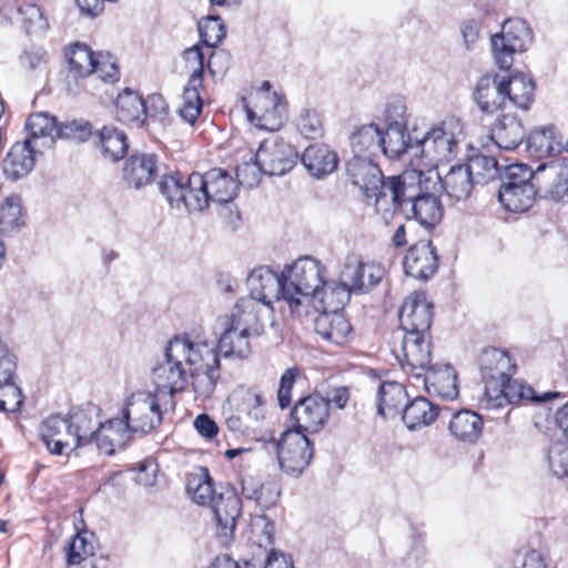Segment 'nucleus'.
<instances>
[{
	"instance_id": "obj_39",
	"label": "nucleus",
	"mask_w": 568,
	"mask_h": 568,
	"mask_svg": "<svg viewBox=\"0 0 568 568\" xmlns=\"http://www.w3.org/2000/svg\"><path fill=\"white\" fill-rule=\"evenodd\" d=\"M381 142H383V130L375 123H369L358 128L351 135V146L353 156H366L372 159L381 151Z\"/></svg>"
},
{
	"instance_id": "obj_23",
	"label": "nucleus",
	"mask_w": 568,
	"mask_h": 568,
	"mask_svg": "<svg viewBox=\"0 0 568 568\" xmlns=\"http://www.w3.org/2000/svg\"><path fill=\"white\" fill-rule=\"evenodd\" d=\"M40 437L50 454L61 456L73 444V434L68 419L52 415L42 422Z\"/></svg>"
},
{
	"instance_id": "obj_51",
	"label": "nucleus",
	"mask_w": 568,
	"mask_h": 568,
	"mask_svg": "<svg viewBox=\"0 0 568 568\" xmlns=\"http://www.w3.org/2000/svg\"><path fill=\"white\" fill-rule=\"evenodd\" d=\"M540 165L532 171L526 164H511L506 166L504 174L501 175L500 186H521L524 184L541 185Z\"/></svg>"
},
{
	"instance_id": "obj_35",
	"label": "nucleus",
	"mask_w": 568,
	"mask_h": 568,
	"mask_svg": "<svg viewBox=\"0 0 568 568\" xmlns=\"http://www.w3.org/2000/svg\"><path fill=\"white\" fill-rule=\"evenodd\" d=\"M541 184H546L547 195L555 201L568 202V163L541 164Z\"/></svg>"
},
{
	"instance_id": "obj_54",
	"label": "nucleus",
	"mask_w": 568,
	"mask_h": 568,
	"mask_svg": "<svg viewBox=\"0 0 568 568\" xmlns=\"http://www.w3.org/2000/svg\"><path fill=\"white\" fill-rule=\"evenodd\" d=\"M296 130L306 139H317L324 134L322 114L311 108H304L295 120Z\"/></svg>"
},
{
	"instance_id": "obj_24",
	"label": "nucleus",
	"mask_w": 568,
	"mask_h": 568,
	"mask_svg": "<svg viewBox=\"0 0 568 568\" xmlns=\"http://www.w3.org/2000/svg\"><path fill=\"white\" fill-rule=\"evenodd\" d=\"M170 355L179 358L183 364L203 368L209 364V358L220 357L217 349L207 343L194 344L187 338L174 337L169 343Z\"/></svg>"
},
{
	"instance_id": "obj_60",
	"label": "nucleus",
	"mask_w": 568,
	"mask_h": 568,
	"mask_svg": "<svg viewBox=\"0 0 568 568\" xmlns=\"http://www.w3.org/2000/svg\"><path fill=\"white\" fill-rule=\"evenodd\" d=\"M182 57L189 68L192 69L187 83L192 87L203 84L205 69L204 53L199 44L185 49Z\"/></svg>"
},
{
	"instance_id": "obj_56",
	"label": "nucleus",
	"mask_w": 568,
	"mask_h": 568,
	"mask_svg": "<svg viewBox=\"0 0 568 568\" xmlns=\"http://www.w3.org/2000/svg\"><path fill=\"white\" fill-rule=\"evenodd\" d=\"M490 45L495 63L501 70H509L514 63L515 53L524 52L516 44L506 41L499 33H495L490 38Z\"/></svg>"
},
{
	"instance_id": "obj_13",
	"label": "nucleus",
	"mask_w": 568,
	"mask_h": 568,
	"mask_svg": "<svg viewBox=\"0 0 568 568\" xmlns=\"http://www.w3.org/2000/svg\"><path fill=\"white\" fill-rule=\"evenodd\" d=\"M256 160L264 169V174L283 175L296 164L297 152L283 140H265L256 151Z\"/></svg>"
},
{
	"instance_id": "obj_40",
	"label": "nucleus",
	"mask_w": 568,
	"mask_h": 568,
	"mask_svg": "<svg viewBox=\"0 0 568 568\" xmlns=\"http://www.w3.org/2000/svg\"><path fill=\"white\" fill-rule=\"evenodd\" d=\"M240 484L243 497L255 501L261 507L268 508L275 505L280 497V490L275 484L265 486L256 476L243 475Z\"/></svg>"
},
{
	"instance_id": "obj_5",
	"label": "nucleus",
	"mask_w": 568,
	"mask_h": 568,
	"mask_svg": "<svg viewBox=\"0 0 568 568\" xmlns=\"http://www.w3.org/2000/svg\"><path fill=\"white\" fill-rule=\"evenodd\" d=\"M463 125L455 116H448L438 125L429 129L419 140L416 139V153L422 154L428 162H448L457 154Z\"/></svg>"
},
{
	"instance_id": "obj_31",
	"label": "nucleus",
	"mask_w": 568,
	"mask_h": 568,
	"mask_svg": "<svg viewBox=\"0 0 568 568\" xmlns=\"http://www.w3.org/2000/svg\"><path fill=\"white\" fill-rule=\"evenodd\" d=\"M407 402V392L403 384L384 382L378 386L376 395L377 414L383 418H392L402 414Z\"/></svg>"
},
{
	"instance_id": "obj_49",
	"label": "nucleus",
	"mask_w": 568,
	"mask_h": 568,
	"mask_svg": "<svg viewBox=\"0 0 568 568\" xmlns=\"http://www.w3.org/2000/svg\"><path fill=\"white\" fill-rule=\"evenodd\" d=\"M351 286L345 285V281L341 278V282H326L322 284L320 296L315 300L318 301L324 310L339 311L351 297Z\"/></svg>"
},
{
	"instance_id": "obj_58",
	"label": "nucleus",
	"mask_w": 568,
	"mask_h": 568,
	"mask_svg": "<svg viewBox=\"0 0 568 568\" xmlns=\"http://www.w3.org/2000/svg\"><path fill=\"white\" fill-rule=\"evenodd\" d=\"M201 88L202 85L192 87L190 83H187L182 94L183 103L180 109V115L185 122L190 124L195 123L203 106V101L200 95Z\"/></svg>"
},
{
	"instance_id": "obj_21",
	"label": "nucleus",
	"mask_w": 568,
	"mask_h": 568,
	"mask_svg": "<svg viewBox=\"0 0 568 568\" xmlns=\"http://www.w3.org/2000/svg\"><path fill=\"white\" fill-rule=\"evenodd\" d=\"M314 329L324 341L343 345L349 341L352 325L338 311L324 310L314 321Z\"/></svg>"
},
{
	"instance_id": "obj_15",
	"label": "nucleus",
	"mask_w": 568,
	"mask_h": 568,
	"mask_svg": "<svg viewBox=\"0 0 568 568\" xmlns=\"http://www.w3.org/2000/svg\"><path fill=\"white\" fill-rule=\"evenodd\" d=\"M210 508L214 514L219 534L225 538L232 537L242 513L241 499L235 487H222Z\"/></svg>"
},
{
	"instance_id": "obj_52",
	"label": "nucleus",
	"mask_w": 568,
	"mask_h": 568,
	"mask_svg": "<svg viewBox=\"0 0 568 568\" xmlns=\"http://www.w3.org/2000/svg\"><path fill=\"white\" fill-rule=\"evenodd\" d=\"M506 41L514 43L518 49L527 50L532 41V32L525 20L515 18L507 19L501 24V30L498 32Z\"/></svg>"
},
{
	"instance_id": "obj_63",
	"label": "nucleus",
	"mask_w": 568,
	"mask_h": 568,
	"mask_svg": "<svg viewBox=\"0 0 568 568\" xmlns=\"http://www.w3.org/2000/svg\"><path fill=\"white\" fill-rule=\"evenodd\" d=\"M23 402L21 389L14 382L0 384V410L17 412Z\"/></svg>"
},
{
	"instance_id": "obj_34",
	"label": "nucleus",
	"mask_w": 568,
	"mask_h": 568,
	"mask_svg": "<svg viewBox=\"0 0 568 568\" xmlns=\"http://www.w3.org/2000/svg\"><path fill=\"white\" fill-rule=\"evenodd\" d=\"M505 100L521 110H528L534 101L535 82L524 73H514L501 79Z\"/></svg>"
},
{
	"instance_id": "obj_33",
	"label": "nucleus",
	"mask_w": 568,
	"mask_h": 568,
	"mask_svg": "<svg viewBox=\"0 0 568 568\" xmlns=\"http://www.w3.org/2000/svg\"><path fill=\"white\" fill-rule=\"evenodd\" d=\"M440 408L424 396H417L405 404L402 418L410 430L433 424L439 416Z\"/></svg>"
},
{
	"instance_id": "obj_28",
	"label": "nucleus",
	"mask_w": 568,
	"mask_h": 568,
	"mask_svg": "<svg viewBox=\"0 0 568 568\" xmlns=\"http://www.w3.org/2000/svg\"><path fill=\"white\" fill-rule=\"evenodd\" d=\"M98 417L99 409L94 405H88L85 408L77 409L70 414L68 420L73 434L71 450L91 444L92 435L99 428V424H102Z\"/></svg>"
},
{
	"instance_id": "obj_16",
	"label": "nucleus",
	"mask_w": 568,
	"mask_h": 568,
	"mask_svg": "<svg viewBox=\"0 0 568 568\" xmlns=\"http://www.w3.org/2000/svg\"><path fill=\"white\" fill-rule=\"evenodd\" d=\"M438 261L433 243L419 241L408 248L403 265L407 275L426 281L437 272Z\"/></svg>"
},
{
	"instance_id": "obj_4",
	"label": "nucleus",
	"mask_w": 568,
	"mask_h": 568,
	"mask_svg": "<svg viewBox=\"0 0 568 568\" xmlns=\"http://www.w3.org/2000/svg\"><path fill=\"white\" fill-rule=\"evenodd\" d=\"M265 448L276 454L281 469L293 477L308 467L314 455L313 443L307 435L293 428L282 433L278 440L272 438L266 442Z\"/></svg>"
},
{
	"instance_id": "obj_45",
	"label": "nucleus",
	"mask_w": 568,
	"mask_h": 568,
	"mask_svg": "<svg viewBox=\"0 0 568 568\" xmlns=\"http://www.w3.org/2000/svg\"><path fill=\"white\" fill-rule=\"evenodd\" d=\"M26 223V214L21 197L18 194L8 195L0 204V231L10 234L20 231Z\"/></svg>"
},
{
	"instance_id": "obj_57",
	"label": "nucleus",
	"mask_w": 568,
	"mask_h": 568,
	"mask_svg": "<svg viewBox=\"0 0 568 568\" xmlns=\"http://www.w3.org/2000/svg\"><path fill=\"white\" fill-rule=\"evenodd\" d=\"M199 32L201 41L207 47L215 49L226 36V29L219 16H211L200 21Z\"/></svg>"
},
{
	"instance_id": "obj_36",
	"label": "nucleus",
	"mask_w": 568,
	"mask_h": 568,
	"mask_svg": "<svg viewBox=\"0 0 568 568\" xmlns=\"http://www.w3.org/2000/svg\"><path fill=\"white\" fill-rule=\"evenodd\" d=\"M251 337L254 336L245 328L229 325L219 338L217 352L225 358L245 359L251 354Z\"/></svg>"
},
{
	"instance_id": "obj_32",
	"label": "nucleus",
	"mask_w": 568,
	"mask_h": 568,
	"mask_svg": "<svg viewBox=\"0 0 568 568\" xmlns=\"http://www.w3.org/2000/svg\"><path fill=\"white\" fill-rule=\"evenodd\" d=\"M483 428L481 416L470 409H460L454 413L448 425L452 436L468 444H475L479 439Z\"/></svg>"
},
{
	"instance_id": "obj_7",
	"label": "nucleus",
	"mask_w": 568,
	"mask_h": 568,
	"mask_svg": "<svg viewBox=\"0 0 568 568\" xmlns=\"http://www.w3.org/2000/svg\"><path fill=\"white\" fill-rule=\"evenodd\" d=\"M489 389L490 394L480 399L487 409H496L509 404H540L559 396L557 392L538 394L526 381L511 379V377L503 384L491 385Z\"/></svg>"
},
{
	"instance_id": "obj_12",
	"label": "nucleus",
	"mask_w": 568,
	"mask_h": 568,
	"mask_svg": "<svg viewBox=\"0 0 568 568\" xmlns=\"http://www.w3.org/2000/svg\"><path fill=\"white\" fill-rule=\"evenodd\" d=\"M393 352L403 367L406 365L416 377H420L432 363L430 334L404 333L399 351Z\"/></svg>"
},
{
	"instance_id": "obj_9",
	"label": "nucleus",
	"mask_w": 568,
	"mask_h": 568,
	"mask_svg": "<svg viewBox=\"0 0 568 568\" xmlns=\"http://www.w3.org/2000/svg\"><path fill=\"white\" fill-rule=\"evenodd\" d=\"M155 384L154 394L170 403L174 407V395L185 389L187 385L186 373L180 359L170 355L169 345L165 347L164 361L152 371Z\"/></svg>"
},
{
	"instance_id": "obj_62",
	"label": "nucleus",
	"mask_w": 568,
	"mask_h": 568,
	"mask_svg": "<svg viewBox=\"0 0 568 568\" xmlns=\"http://www.w3.org/2000/svg\"><path fill=\"white\" fill-rule=\"evenodd\" d=\"M301 376L302 372L297 366L290 367L282 374L277 389V402L282 409L291 405L292 388Z\"/></svg>"
},
{
	"instance_id": "obj_43",
	"label": "nucleus",
	"mask_w": 568,
	"mask_h": 568,
	"mask_svg": "<svg viewBox=\"0 0 568 568\" xmlns=\"http://www.w3.org/2000/svg\"><path fill=\"white\" fill-rule=\"evenodd\" d=\"M186 493L192 500L202 506H210L219 493H216L213 479L206 467H200L191 474L186 483Z\"/></svg>"
},
{
	"instance_id": "obj_53",
	"label": "nucleus",
	"mask_w": 568,
	"mask_h": 568,
	"mask_svg": "<svg viewBox=\"0 0 568 568\" xmlns=\"http://www.w3.org/2000/svg\"><path fill=\"white\" fill-rule=\"evenodd\" d=\"M67 564H81L91 561L94 555V546L89 540L87 532L75 534L64 548Z\"/></svg>"
},
{
	"instance_id": "obj_50",
	"label": "nucleus",
	"mask_w": 568,
	"mask_h": 568,
	"mask_svg": "<svg viewBox=\"0 0 568 568\" xmlns=\"http://www.w3.org/2000/svg\"><path fill=\"white\" fill-rule=\"evenodd\" d=\"M57 125L55 118L48 113L31 114L26 123V129L30 133L29 140H32V143L37 145L38 139H45L47 141L42 143V146L51 145L54 142Z\"/></svg>"
},
{
	"instance_id": "obj_44",
	"label": "nucleus",
	"mask_w": 568,
	"mask_h": 568,
	"mask_svg": "<svg viewBox=\"0 0 568 568\" xmlns=\"http://www.w3.org/2000/svg\"><path fill=\"white\" fill-rule=\"evenodd\" d=\"M381 151L389 159H400L404 154L414 151L416 153L415 143H412L410 136L406 131V126H387L383 132V142H381Z\"/></svg>"
},
{
	"instance_id": "obj_20",
	"label": "nucleus",
	"mask_w": 568,
	"mask_h": 568,
	"mask_svg": "<svg viewBox=\"0 0 568 568\" xmlns=\"http://www.w3.org/2000/svg\"><path fill=\"white\" fill-rule=\"evenodd\" d=\"M265 306L254 297H241L234 305L229 325L245 328L254 337H260L264 333V323L261 317Z\"/></svg>"
},
{
	"instance_id": "obj_30",
	"label": "nucleus",
	"mask_w": 568,
	"mask_h": 568,
	"mask_svg": "<svg viewBox=\"0 0 568 568\" xmlns=\"http://www.w3.org/2000/svg\"><path fill=\"white\" fill-rule=\"evenodd\" d=\"M475 101L484 113H494L501 109L506 102L501 79L497 74L483 75L476 83Z\"/></svg>"
},
{
	"instance_id": "obj_18",
	"label": "nucleus",
	"mask_w": 568,
	"mask_h": 568,
	"mask_svg": "<svg viewBox=\"0 0 568 568\" xmlns=\"http://www.w3.org/2000/svg\"><path fill=\"white\" fill-rule=\"evenodd\" d=\"M159 175L158 156L150 153L131 154L124 162L123 180L128 187L140 190Z\"/></svg>"
},
{
	"instance_id": "obj_11",
	"label": "nucleus",
	"mask_w": 568,
	"mask_h": 568,
	"mask_svg": "<svg viewBox=\"0 0 568 568\" xmlns=\"http://www.w3.org/2000/svg\"><path fill=\"white\" fill-rule=\"evenodd\" d=\"M248 297L261 301L263 305H272L273 301L284 300L287 294L285 272L278 275L267 266L254 268L246 278Z\"/></svg>"
},
{
	"instance_id": "obj_29",
	"label": "nucleus",
	"mask_w": 568,
	"mask_h": 568,
	"mask_svg": "<svg viewBox=\"0 0 568 568\" xmlns=\"http://www.w3.org/2000/svg\"><path fill=\"white\" fill-rule=\"evenodd\" d=\"M445 194L453 202L466 201L474 189L475 178L465 164L450 168L444 178L438 181Z\"/></svg>"
},
{
	"instance_id": "obj_25",
	"label": "nucleus",
	"mask_w": 568,
	"mask_h": 568,
	"mask_svg": "<svg viewBox=\"0 0 568 568\" xmlns=\"http://www.w3.org/2000/svg\"><path fill=\"white\" fill-rule=\"evenodd\" d=\"M201 178L209 203L226 204L236 196L237 183L226 170L214 168L201 174Z\"/></svg>"
},
{
	"instance_id": "obj_26",
	"label": "nucleus",
	"mask_w": 568,
	"mask_h": 568,
	"mask_svg": "<svg viewBox=\"0 0 568 568\" xmlns=\"http://www.w3.org/2000/svg\"><path fill=\"white\" fill-rule=\"evenodd\" d=\"M525 128L516 115L503 114L490 128V139L501 150L513 151L525 138Z\"/></svg>"
},
{
	"instance_id": "obj_6",
	"label": "nucleus",
	"mask_w": 568,
	"mask_h": 568,
	"mask_svg": "<svg viewBox=\"0 0 568 568\" xmlns=\"http://www.w3.org/2000/svg\"><path fill=\"white\" fill-rule=\"evenodd\" d=\"M168 406L170 403L154 393L132 394L123 406L129 419L125 427H131L132 434L146 435L162 423V407Z\"/></svg>"
},
{
	"instance_id": "obj_8",
	"label": "nucleus",
	"mask_w": 568,
	"mask_h": 568,
	"mask_svg": "<svg viewBox=\"0 0 568 568\" xmlns=\"http://www.w3.org/2000/svg\"><path fill=\"white\" fill-rule=\"evenodd\" d=\"M329 419V400L312 394L297 400L291 412L293 429L304 434L321 432Z\"/></svg>"
},
{
	"instance_id": "obj_1",
	"label": "nucleus",
	"mask_w": 568,
	"mask_h": 568,
	"mask_svg": "<svg viewBox=\"0 0 568 568\" xmlns=\"http://www.w3.org/2000/svg\"><path fill=\"white\" fill-rule=\"evenodd\" d=\"M440 174L428 171L425 174L420 170H410L402 174L399 184L393 183L386 187L390 194L392 209L400 210L407 219L416 220L426 229L435 227L443 217L444 207L437 195L436 189Z\"/></svg>"
},
{
	"instance_id": "obj_27",
	"label": "nucleus",
	"mask_w": 568,
	"mask_h": 568,
	"mask_svg": "<svg viewBox=\"0 0 568 568\" xmlns=\"http://www.w3.org/2000/svg\"><path fill=\"white\" fill-rule=\"evenodd\" d=\"M301 161L307 172L317 179L333 173L338 165L337 154L325 143L308 145L304 150Z\"/></svg>"
},
{
	"instance_id": "obj_3",
	"label": "nucleus",
	"mask_w": 568,
	"mask_h": 568,
	"mask_svg": "<svg viewBox=\"0 0 568 568\" xmlns=\"http://www.w3.org/2000/svg\"><path fill=\"white\" fill-rule=\"evenodd\" d=\"M347 175L376 210H388L390 194L386 191L393 183L399 184L402 175L384 178L378 165L369 158L353 156L346 164Z\"/></svg>"
},
{
	"instance_id": "obj_47",
	"label": "nucleus",
	"mask_w": 568,
	"mask_h": 568,
	"mask_svg": "<svg viewBox=\"0 0 568 568\" xmlns=\"http://www.w3.org/2000/svg\"><path fill=\"white\" fill-rule=\"evenodd\" d=\"M209 364L201 368H195L192 373L193 389L197 397L209 398L215 390L217 382L221 377L220 357L209 358Z\"/></svg>"
},
{
	"instance_id": "obj_64",
	"label": "nucleus",
	"mask_w": 568,
	"mask_h": 568,
	"mask_svg": "<svg viewBox=\"0 0 568 568\" xmlns=\"http://www.w3.org/2000/svg\"><path fill=\"white\" fill-rule=\"evenodd\" d=\"M548 463L555 476H568V445L554 444L548 450Z\"/></svg>"
},
{
	"instance_id": "obj_14",
	"label": "nucleus",
	"mask_w": 568,
	"mask_h": 568,
	"mask_svg": "<svg viewBox=\"0 0 568 568\" xmlns=\"http://www.w3.org/2000/svg\"><path fill=\"white\" fill-rule=\"evenodd\" d=\"M433 304L425 294L415 293L405 298L398 314L404 333L429 334L433 321Z\"/></svg>"
},
{
	"instance_id": "obj_37",
	"label": "nucleus",
	"mask_w": 568,
	"mask_h": 568,
	"mask_svg": "<svg viewBox=\"0 0 568 568\" xmlns=\"http://www.w3.org/2000/svg\"><path fill=\"white\" fill-rule=\"evenodd\" d=\"M541 185L524 184L521 186H500L498 199L509 212L521 213L530 209Z\"/></svg>"
},
{
	"instance_id": "obj_38",
	"label": "nucleus",
	"mask_w": 568,
	"mask_h": 568,
	"mask_svg": "<svg viewBox=\"0 0 568 568\" xmlns=\"http://www.w3.org/2000/svg\"><path fill=\"white\" fill-rule=\"evenodd\" d=\"M565 145L557 140L555 135V128L544 126L532 130L526 139L527 152L537 159L554 156L561 153Z\"/></svg>"
},
{
	"instance_id": "obj_17",
	"label": "nucleus",
	"mask_w": 568,
	"mask_h": 568,
	"mask_svg": "<svg viewBox=\"0 0 568 568\" xmlns=\"http://www.w3.org/2000/svg\"><path fill=\"white\" fill-rule=\"evenodd\" d=\"M385 270L379 264L365 263L359 260H349L345 264L341 278L345 285L351 286L353 293L363 294L369 292L384 277Z\"/></svg>"
},
{
	"instance_id": "obj_46",
	"label": "nucleus",
	"mask_w": 568,
	"mask_h": 568,
	"mask_svg": "<svg viewBox=\"0 0 568 568\" xmlns=\"http://www.w3.org/2000/svg\"><path fill=\"white\" fill-rule=\"evenodd\" d=\"M65 58L70 72L75 78H84L93 73L97 68L98 57L83 43H75L65 51Z\"/></svg>"
},
{
	"instance_id": "obj_61",
	"label": "nucleus",
	"mask_w": 568,
	"mask_h": 568,
	"mask_svg": "<svg viewBox=\"0 0 568 568\" xmlns=\"http://www.w3.org/2000/svg\"><path fill=\"white\" fill-rule=\"evenodd\" d=\"M465 165L468 166L474 178H480L484 182L493 180L498 173V162L490 155L476 154Z\"/></svg>"
},
{
	"instance_id": "obj_55",
	"label": "nucleus",
	"mask_w": 568,
	"mask_h": 568,
	"mask_svg": "<svg viewBox=\"0 0 568 568\" xmlns=\"http://www.w3.org/2000/svg\"><path fill=\"white\" fill-rule=\"evenodd\" d=\"M186 178L187 176L176 172L164 174L159 182L160 193L166 199L171 207L181 209V200L184 199L182 194Z\"/></svg>"
},
{
	"instance_id": "obj_2",
	"label": "nucleus",
	"mask_w": 568,
	"mask_h": 568,
	"mask_svg": "<svg viewBox=\"0 0 568 568\" xmlns=\"http://www.w3.org/2000/svg\"><path fill=\"white\" fill-rule=\"evenodd\" d=\"M283 272H285V286L287 288L285 302L293 314L300 313V307L305 301L315 300L316 296H320L322 284L325 281V267L318 260L304 256L286 266Z\"/></svg>"
},
{
	"instance_id": "obj_41",
	"label": "nucleus",
	"mask_w": 568,
	"mask_h": 568,
	"mask_svg": "<svg viewBox=\"0 0 568 568\" xmlns=\"http://www.w3.org/2000/svg\"><path fill=\"white\" fill-rule=\"evenodd\" d=\"M116 118L126 124L142 126L145 122L143 99L134 91L124 89L116 99Z\"/></svg>"
},
{
	"instance_id": "obj_59",
	"label": "nucleus",
	"mask_w": 568,
	"mask_h": 568,
	"mask_svg": "<svg viewBox=\"0 0 568 568\" xmlns=\"http://www.w3.org/2000/svg\"><path fill=\"white\" fill-rule=\"evenodd\" d=\"M264 174V169L256 160V153H250L248 160L243 161L236 166V183L246 187L256 186Z\"/></svg>"
},
{
	"instance_id": "obj_10",
	"label": "nucleus",
	"mask_w": 568,
	"mask_h": 568,
	"mask_svg": "<svg viewBox=\"0 0 568 568\" xmlns=\"http://www.w3.org/2000/svg\"><path fill=\"white\" fill-rule=\"evenodd\" d=\"M478 368L485 384L483 398H486L490 394V386L507 382L515 374L517 365L507 351L487 347L478 357Z\"/></svg>"
},
{
	"instance_id": "obj_42",
	"label": "nucleus",
	"mask_w": 568,
	"mask_h": 568,
	"mask_svg": "<svg viewBox=\"0 0 568 568\" xmlns=\"http://www.w3.org/2000/svg\"><path fill=\"white\" fill-rule=\"evenodd\" d=\"M98 138V146L105 159L116 162L124 158L128 152L129 144L126 135L123 131L115 126H103L95 132Z\"/></svg>"
},
{
	"instance_id": "obj_48",
	"label": "nucleus",
	"mask_w": 568,
	"mask_h": 568,
	"mask_svg": "<svg viewBox=\"0 0 568 568\" xmlns=\"http://www.w3.org/2000/svg\"><path fill=\"white\" fill-rule=\"evenodd\" d=\"M181 207H185L190 213L202 212L209 207L207 193L202 183L200 173H192L184 183Z\"/></svg>"
},
{
	"instance_id": "obj_22",
	"label": "nucleus",
	"mask_w": 568,
	"mask_h": 568,
	"mask_svg": "<svg viewBox=\"0 0 568 568\" xmlns=\"http://www.w3.org/2000/svg\"><path fill=\"white\" fill-rule=\"evenodd\" d=\"M36 144L32 140L14 143L3 161V173L11 181L27 176L34 168Z\"/></svg>"
},
{
	"instance_id": "obj_19",
	"label": "nucleus",
	"mask_w": 568,
	"mask_h": 568,
	"mask_svg": "<svg viewBox=\"0 0 568 568\" xmlns=\"http://www.w3.org/2000/svg\"><path fill=\"white\" fill-rule=\"evenodd\" d=\"M424 384L429 395H437L445 399H454L458 396L457 373L449 364L428 365L422 372Z\"/></svg>"
}]
</instances>
